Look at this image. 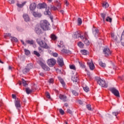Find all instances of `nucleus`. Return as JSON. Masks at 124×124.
Listing matches in <instances>:
<instances>
[{
  "label": "nucleus",
  "mask_w": 124,
  "mask_h": 124,
  "mask_svg": "<svg viewBox=\"0 0 124 124\" xmlns=\"http://www.w3.org/2000/svg\"><path fill=\"white\" fill-rule=\"evenodd\" d=\"M40 26L43 31H49L50 30V23L47 20H41Z\"/></svg>",
  "instance_id": "obj_1"
},
{
  "label": "nucleus",
  "mask_w": 124,
  "mask_h": 124,
  "mask_svg": "<svg viewBox=\"0 0 124 124\" xmlns=\"http://www.w3.org/2000/svg\"><path fill=\"white\" fill-rule=\"evenodd\" d=\"M101 16L103 18V22H109V23H112V18L108 16V14L106 13H104L101 14Z\"/></svg>",
  "instance_id": "obj_2"
},
{
  "label": "nucleus",
  "mask_w": 124,
  "mask_h": 124,
  "mask_svg": "<svg viewBox=\"0 0 124 124\" xmlns=\"http://www.w3.org/2000/svg\"><path fill=\"white\" fill-rule=\"evenodd\" d=\"M37 43L38 44L40 47L44 48V49H49V46L46 43L43 42V40H41L40 39H37L36 40Z\"/></svg>",
  "instance_id": "obj_3"
},
{
  "label": "nucleus",
  "mask_w": 124,
  "mask_h": 124,
  "mask_svg": "<svg viewBox=\"0 0 124 124\" xmlns=\"http://www.w3.org/2000/svg\"><path fill=\"white\" fill-rule=\"evenodd\" d=\"M97 83L100 86H101L103 88H107V87H108V84H107V82H106L105 80L101 78H99L97 79Z\"/></svg>",
  "instance_id": "obj_4"
},
{
  "label": "nucleus",
  "mask_w": 124,
  "mask_h": 124,
  "mask_svg": "<svg viewBox=\"0 0 124 124\" xmlns=\"http://www.w3.org/2000/svg\"><path fill=\"white\" fill-rule=\"evenodd\" d=\"M39 64L41 65V67H42L44 70H46V71H49V70H50V68L46 65V64L45 63V61L44 60H43L42 61H40L39 62Z\"/></svg>",
  "instance_id": "obj_5"
},
{
  "label": "nucleus",
  "mask_w": 124,
  "mask_h": 124,
  "mask_svg": "<svg viewBox=\"0 0 124 124\" xmlns=\"http://www.w3.org/2000/svg\"><path fill=\"white\" fill-rule=\"evenodd\" d=\"M33 67L32 66V64H28L27 66L23 69V73H24V74H27L28 72H29L30 70H31V68H32Z\"/></svg>",
  "instance_id": "obj_6"
},
{
  "label": "nucleus",
  "mask_w": 124,
  "mask_h": 124,
  "mask_svg": "<svg viewBox=\"0 0 124 124\" xmlns=\"http://www.w3.org/2000/svg\"><path fill=\"white\" fill-rule=\"evenodd\" d=\"M84 35H82V34L81 33V32L77 31L74 33L73 37L75 39L80 38V39H82L84 38Z\"/></svg>",
  "instance_id": "obj_7"
},
{
  "label": "nucleus",
  "mask_w": 124,
  "mask_h": 124,
  "mask_svg": "<svg viewBox=\"0 0 124 124\" xmlns=\"http://www.w3.org/2000/svg\"><path fill=\"white\" fill-rule=\"evenodd\" d=\"M103 52L106 57H108V56H110L112 54V51L110 50L108 47H105Z\"/></svg>",
  "instance_id": "obj_8"
},
{
  "label": "nucleus",
  "mask_w": 124,
  "mask_h": 124,
  "mask_svg": "<svg viewBox=\"0 0 124 124\" xmlns=\"http://www.w3.org/2000/svg\"><path fill=\"white\" fill-rule=\"evenodd\" d=\"M47 64L50 67H53L56 64V60L51 58L47 60Z\"/></svg>",
  "instance_id": "obj_9"
},
{
  "label": "nucleus",
  "mask_w": 124,
  "mask_h": 124,
  "mask_svg": "<svg viewBox=\"0 0 124 124\" xmlns=\"http://www.w3.org/2000/svg\"><path fill=\"white\" fill-rule=\"evenodd\" d=\"M110 91L113 94H114L115 96H117V97H119V96H120V93L119 92V91H118V90H117L116 88H110Z\"/></svg>",
  "instance_id": "obj_10"
},
{
  "label": "nucleus",
  "mask_w": 124,
  "mask_h": 124,
  "mask_svg": "<svg viewBox=\"0 0 124 124\" xmlns=\"http://www.w3.org/2000/svg\"><path fill=\"white\" fill-rule=\"evenodd\" d=\"M87 32L84 33V36H83V38L81 39L82 41L86 44V45H90V42L89 41V40H88V38H87Z\"/></svg>",
  "instance_id": "obj_11"
},
{
  "label": "nucleus",
  "mask_w": 124,
  "mask_h": 124,
  "mask_svg": "<svg viewBox=\"0 0 124 124\" xmlns=\"http://www.w3.org/2000/svg\"><path fill=\"white\" fill-rule=\"evenodd\" d=\"M47 7V4L45 3L38 4L37 8L38 9H42L43 8H46Z\"/></svg>",
  "instance_id": "obj_12"
},
{
  "label": "nucleus",
  "mask_w": 124,
  "mask_h": 124,
  "mask_svg": "<svg viewBox=\"0 0 124 124\" xmlns=\"http://www.w3.org/2000/svg\"><path fill=\"white\" fill-rule=\"evenodd\" d=\"M57 62L58 64L60 66H63V59L62 58H58L57 59Z\"/></svg>",
  "instance_id": "obj_13"
},
{
  "label": "nucleus",
  "mask_w": 124,
  "mask_h": 124,
  "mask_svg": "<svg viewBox=\"0 0 124 124\" xmlns=\"http://www.w3.org/2000/svg\"><path fill=\"white\" fill-rule=\"evenodd\" d=\"M23 18L25 22H30V16L27 14H24L23 15Z\"/></svg>",
  "instance_id": "obj_14"
},
{
  "label": "nucleus",
  "mask_w": 124,
  "mask_h": 124,
  "mask_svg": "<svg viewBox=\"0 0 124 124\" xmlns=\"http://www.w3.org/2000/svg\"><path fill=\"white\" fill-rule=\"evenodd\" d=\"M59 98L60 99H61V100H62V101H63L64 102H65V101H67V97L66 96L64 95H62V94H60L59 95Z\"/></svg>",
  "instance_id": "obj_15"
},
{
  "label": "nucleus",
  "mask_w": 124,
  "mask_h": 124,
  "mask_svg": "<svg viewBox=\"0 0 124 124\" xmlns=\"http://www.w3.org/2000/svg\"><path fill=\"white\" fill-rule=\"evenodd\" d=\"M36 8V4L32 3L30 5V9L31 11H33Z\"/></svg>",
  "instance_id": "obj_16"
},
{
  "label": "nucleus",
  "mask_w": 124,
  "mask_h": 124,
  "mask_svg": "<svg viewBox=\"0 0 124 124\" xmlns=\"http://www.w3.org/2000/svg\"><path fill=\"white\" fill-rule=\"evenodd\" d=\"M88 64L89 65L91 70H93V69H94V64H93V61L88 62Z\"/></svg>",
  "instance_id": "obj_17"
},
{
  "label": "nucleus",
  "mask_w": 124,
  "mask_h": 124,
  "mask_svg": "<svg viewBox=\"0 0 124 124\" xmlns=\"http://www.w3.org/2000/svg\"><path fill=\"white\" fill-rule=\"evenodd\" d=\"M15 106L17 108L19 109L21 107V103L19 100H17L15 102Z\"/></svg>",
  "instance_id": "obj_18"
},
{
  "label": "nucleus",
  "mask_w": 124,
  "mask_h": 124,
  "mask_svg": "<svg viewBox=\"0 0 124 124\" xmlns=\"http://www.w3.org/2000/svg\"><path fill=\"white\" fill-rule=\"evenodd\" d=\"M32 14L34 17H35L36 18V17L40 18V17L42 16V15H41V13H36L35 12H33Z\"/></svg>",
  "instance_id": "obj_19"
},
{
  "label": "nucleus",
  "mask_w": 124,
  "mask_h": 124,
  "mask_svg": "<svg viewBox=\"0 0 124 124\" xmlns=\"http://www.w3.org/2000/svg\"><path fill=\"white\" fill-rule=\"evenodd\" d=\"M26 92L27 94H30V93H31L33 92H34V89L33 88L31 89L29 88H26Z\"/></svg>",
  "instance_id": "obj_20"
},
{
  "label": "nucleus",
  "mask_w": 124,
  "mask_h": 124,
  "mask_svg": "<svg viewBox=\"0 0 124 124\" xmlns=\"http://www.w3.org/2000/svg\"><path fill=\"white\" fill-rule=\"evenodd\" d=\"M46 11L44 12L45 15H51V12H50V8H46Z\"/></svg>",
  "instance_id": "obj_21"
},
{
  "label": "nucleus",
  "mask_w": 124,
  "mask_h": 124,
  "mask_svg": "<svg viewBox=\"0 0 124 124\" xmlns=\"http://www.w3.org/2000/svg\"><path fill=\"white\" fill-rule=\"evenodd\" d=\"M35 31L37 33V34H40L42 32V30L38 27H36L35 29Z\"/></svg>",
  "instance_id": "obj_22"
},
{
  "label": "nucleus",
  "mask_w": 124,
  "mask_h": 124,
  "mask_svg": "<svg viewBox=\"0 0 124 124\" xmlns=\"http://www.w3.org/2000/svg\"><path fill=\"white\" fill-rule=\"evenodd\" d=\"M58 79L60 81L62 87H63V88H65V83L64 82V81H63V79L61 78V77H59Z\"/></svg>",
  "instance_id": "obj_23"
},
{
  "label": "nucleus",
  "mask_w": 124,
  "mask_h": 124,
  "mask_svg": "<svg viewBox=\"0 0 124 124\" xmlns=\"http://www.w3.org/2000/svg\"><path fill=\"white\" fill-rule=\"evenodd\" d=\"M26 43L27 44H30V45H32L34 43V41L33 40H27L26 41Z\"/></svg>",
  "instance_id": "obj_24"
},
{
  "label": "nucleus",
  "mask_w": 124,
  "mask_h": 124,
  "mask_svg": "<svg viewBox=\"0 0 124 124\" xmlns=\"http://www.w3.org/2000/svg\"><path fill=\"white\" fill-rule=\"evenodd\" d=\"M78 80L79 78L77 77H73L72 78V81H73L74 83H77V82H78Z\"/></svg>",
  "instance_id": "obj_25"
},
{
  "label": "nucleus",
  "mask_w": 124,
  "mask_h": 124,
  "mask_svg": "<svg viewBox=\"0 0 124 124\" xmlns=\"http://www.w3.org/2000/svg\"><path fill=\"white\" fill-rule=\"evenodd\" d=\"M61 53H62V54H68V53H69V51L65 48H63L61 50Z\"/></svg>",
  "instance_id": "obj_26"
},
{
  "label": "nucleus",
  "mask_w": 124,
  "mask_h": 124,
  "mask_svg": "<svg viewBox=\"0 0 124 124\" xmlns=\"http://www.w3.org/2000/svg\"><path fill=\"white\" fill-rule=\"evenodd\" d=\"M93 34H94L95 37H96V36H97L98 33V29H95L94 31L93 30Z\"/></svg>",
  "instance_id": "obj_27"
},
{
  "label": "nucleus",
  "mask_w": 124,
  "mask_h": 124,
  "mask_svg": "<svg viewBox=\"0 0 124 124\" xmlns=\"http://www.w3.org/2000/svg\"><path fill=\"white\" fill-rule=\"evenodd\" d=\"M102 6L104 8H108V7H109V4L106 2H104L103 3Z\"/></svg>",
  "instance_id": "obj_28"
},
{
  "label": "nucleus",
  "mask_w": 124,
  "mask_h": 124,
  "mask_svg": "<svg viewBox=\"0 0 124 124\" xmlns=\"http://www.w3.org/2000/svg\"><path fill=\"white\" fill-rule=\"evenodd\" d=\"M25 4H26V2H24L22 4L17 3L16 5L18 6V7L22 8L23 6H24V5H25Z\"/></svg>",
  "instance_id": "obj_29"
},
{
  "label": "nucleus",
  "mask_w": 124,
  "mask_h": 124,
  "mask_svg": "<svg viewBox=\"0 0 124 124\" xmlns=\"http://www.w3.org/2000/svg\"><path fill=\"white\" fill-rule=\"evenodd\" d=\"M99 64L101 67H105L106 66V64L103 63V62L101 61L99 62Z\"/></svg>",
  "instance_id": "obj_30"
},
{
  "label": "nucleus",
  "mask_w": 124,
  "mask_h": 124,
  "mask_svg": "<svg viewBox=\"0 0 124 124\" xmlns=\"http://www.w3.org/2000/svg\"><path fill=\"white\" fill-rule=\"evenodd\" d=\"M24 51H25V54L26 56H29L30 54H31V52L30 51V50L27 49H25Z\"/></svg>",
  "instance_id": "obj_31"
},
{
  "label": "nucleus",
  "mask_w": 124,
  "mask_h": 124,
  "mask_svg": "<svg viewBox=\"0 0 124 124\" xmlns=\"http://www.w3.org/2000/svg\"><path fill=\"white\" fill-rule=\"evenodd\" d=\"M78 46H79L80 48H83L84 47V44L82 43L81 42H79L78 43Z\"/></svg>",
  "instance_id": "obj_32"
},
{
  "label": "nucleus",
  "mask_w": 124,
  "mask_h": 124,
  "mask_svg": "<svg viewBox=\"0 0 124 124\" xmlns=\"http://www.w3.org/2000/svg\"><path fill=\"white\" fill-rule=\"evenodd\" d=\"M81 54H82V55H88V51H87V50H81Z\"/></svg>",
  "instance_id": "obj_33"
},
{
  "label": "nucleus",
  "mask_w": 124,
  "mask_h": 124,
  "mask_svg": "<svg viewBox=\"0 0 124 124\" xmlns=\"http://www.w3.org/2000/svg\"><path fill=\"white\" fill-rule=\"evenodd\" d=\"M11 40L12 42H17L18 41V39L14 37H12Z\"/></svg>",
  "instance_id": "obj_34"
},
{
  "label": "nucleus",
  "mask_w": 124,
  "mask_h": 124,
  "mask_svg": "<svg viewBox=\"0 0 124 124\" xmlns=\"http://www.w3.org/2000/svg\"><path fill=\"white\" fill-rule=\"evenodd\" d=\"M78 26L82 25V19H81V18H80V17L78 18Z\"/></svg>",
  "instance_id": "obj_35"
},
{
  "label": "nucleus",
  "mask_w": 124,
  "mask_h": 124,
  "mask_svg": "<svg viewBox=\"0 0 124 124\" xmlns=\"http://www.w3.org/2000/svg\"><path fill=\"white\" fill-rule=\"evenodd\" d=\"M72 93L73 94H74V95H75V96H78V95L79 94V93H78V92L74 90H72Z\"/></svg>",
  "instance_id": "obj_36"
},
{
  "label": "nucleus",
  "mask_w": 124,
  "mask_h": 124,
  "mask_svg": "<svg viewBox=\"0 0 124 124\" xmlns=\"http://www.w3.org/2000/svg\"><path fill=\"white\" fill-rule=\"evenodd\" d=\"M51 38L52 40H56L57 39V36L55 34H52L51 35Z\"/></svg>",
  "instance_id": "obj_37"
},
{
  "label": "nucleus",
  "mask_w": 124,
  "mask_h": 124,
  "mask_svg": "<svg viewBox=\"0 0 124 124\" xmlns=\"http://www.w3.org/2000/svg\"><path fill=\"white\" fill-rule=\"evenodd\" d=\"M58 47H59V48H63L64 46H63V42L61 41L60 42V45H58Z\"/></svg>",
  "instance_id": "obj_38"
},
{
  "label": "nucleus",
  "mask_w": 124,
  "mask_h": 124,
  "mask_svg": "<svg viewBox=\"0 0 124 124\" xmlns=\"http://www.w3.org/2000/svg\"><path fill=\"white\" fill-rule=\"evenodd\" d=\"M83 90L85 91V92H86V93H88V92L90 91V89L87 86L83 87Z\"/></svg>",
  "instance_id": "obj_39"
},
{
  "label": "nucleus",
  "mask_w": 124,
  "mask_h": 124,
  "mask_svg": "<svg viewBox=\"0 0 124 124\" xmlns=\"http://www.w3.org/2000/svg\"><path fill=\"white\" fill-rule=\"evenodd\" d=\"M69 67L70 69H73V70H76V68L74 65H70Z\"/></svg>",
  "instance_id": "obj_40"
},
{
  "label": "nucleus",
  "mask_w": 124,
  "mask_h": 124,
  "mask_svg": "<svg viewBox=\"0 0 124 124\" xmlns=\"http://www.w3.org/2000/svg\"><path fill=\"white\" fill-rule=\"evenodd\" d=\"M22 84L24 87H26L28 85V84H27V81L24 79H22Z\"/></svg>",
  "instance_id": "obj_41"
},
{
  "label": "nucleus",
  "mask_w": 124,
  "mask_h": 124,
  "mask_svg": "<svg viewBox=\"0 0 124 124\" xmlns=\"http://www.w3.org/2000/svg\"><path fill=\"white\" fill-rule=\"evenodd\" d=\"M10 36H11V34L9 33H7L5 34V35H4L5 38H7V37H10Z\"/></svg>",
  "instance_id": "obj_42"
},
{
  "label": "nucleus",
  "mask_w": 124,
  "mask_h": 124,
  "mask_svg": "<svg viewBox=\"0 0 124 124\" xmlns=\"http://www.w3.org/2000/svg\"><path fill=\"white\" fill-rule=\"evenodd\" d=\"M8 1L10 4H13L15 3V0H8Z\"/></svg>",
  "instance_id": "obj_43"
},
{
  "label": "nucleus",
  "mask_w": 124,
  "mask_h": 124,
  "mask_svg": "<svg viewBox=\"0 0 124 124\" xmlns=\"http://www.w3.org/2000/svg\"><path fill=\"white\" fill-rule=\"evenodd\" d=\"M46 95L47 98H48V99L51 98V96H50V93H49V92H46Z\"/></svg>",
  "instance_id": "obj_44"
},
{
  "label": "nucleus",
  "mask_w": 124,
  "mask_h": 124,
  "mask_svg": "<svg viewBox=\"0 0 124 124\" xmlns=\"http://www.w3.org/2000/svg\"><path fill=\"white\" fill-rule=\"evenodd\" d=\"M87 108L88 110H89V111H92V106L91 105H87Z\"/></svg>",
  "instance_id": "obj_45"
},
{
  "label": "nucleus",
  "mask_w": 124,
  "mask_h": 124,
  "mask_svg": "<svg viewBox=\"0 0 124 124\" xmlns=\"http://www.w3.org/2000/svg\"><path fill=\"white\" fill-rule=\"evenodd\" d=\"M59 112L61 115H63L64 114V111H63L62 108L59 109Z\"/></svg>",
  "instance_id": "obj_46"
},
{
  "label": "nucleus",
  "mask_w": 124,
  "mask_h": 124,
  "mask_svg": "<svg viewBox=\"0 0 124 124\" xmlns=\"http://www.w3.org/2000/svg\"><path fill=\"white\" fill-rule=\"evenodd\" d=\"M79 64L82 67V68H85L86 66H85V64L84 63L79 62Z\"/></svg>",
  "instance_id": "obj_47"
},
{
  "label": "nucleus",
  "mask_w": 124,
  "mask_h": 124,
  "mask_svg": "<svg viewBox=\"0 0 124 124\" xmlns=\"http://www.w3.org/2000/svg\"><path fill=\"white\" fill-rule=\"evenodd\" d=\"M38 50H39V53H43V49H42V47L41 46H39L38 47Z\"/></svg>",
  "instance_id": "obj_48"
},
{
  "label": "nucleus",
  "mask_w": 124,
  "mask_h": 124,
  "mask_svg": "<svg viewBox=\"0 0 124 124\" xmlns=\"http://www.w3.org/2000/svg\"><path fill=\"white\" fill-rule=\"evenodd\" d=\"M34 55H36V56H37V57H39V56H40V54H39V53L37 52V51H34Z\"/></svg>",
  "instance_id": "obj_49"
},
{
  "label": "nucleus",
  "mask_w": 124,
  "mask_h": 124,
  "mask_svg": "<svg viewBox=\"0 0 124 124\" xmlns=\"http://www.w3.org/2000/svg\"><path fill=\"white\" fill-rule=\"evenodd\" d=\"M50 54H52V56H53V57H58V53H57L52 52V53H50Z\"/></svg>",
  "instance_id": "obj_50"
},
{
  "label": "nucleus",
  "mask_w": 124,
  "mask_h": 124,
  "mask_svg": "<svg viewBox=\"0 0 124 124\" xmlns=\"http://www.w3.org/2000/svg\"><path fill=\"white\" fill-rule=\"evenodd\" d=\"M51 9H52V10H57V9H58V8L55 7L54 6H51Z\"/></svg>",
  "instance_id": "obj_51"
},
{
  "label": "nucleus",
  "mask_w": 124,
  "mask_h": 124,
  "mask_svg": "<svg viewBox=\"0 0 124 124\" xmlns=\"http://www.w3.org/2000/svg\"><path fill=\"white\" fill-rule=\"evenodd\" d=\"M57 8L58 9H60L61 8V3H59V2H57Z\"/></svg>",
  "instance_id": "obj_52"
},
{
  "label": "nucleus",
  "mask_w": 124,
  "mask_h": 124,
  "mask_svg": "<svg viewBox=\"0 0 124 124\" xmlns=\"http://www.w3.org/2000/svg\"><path fill=\"white\" fill-rule=\"evenodd\" d=\"M48 82L50 84H52V83L54 82V79H53V78H50Z\"/></svg>",
  "instance_id": "obj_53"
},
{
  "label": "nucleus",
  "mask_w": 124,
  "mask_h": 124,
  "mask_svg": "<svg viewBox=\"0 0 124 124\" xmlns=\"http://www.w3.org/2000/svg\"><path fill=\"white\" fill-rule=\"evenodd\" d=\"M112 114L113 115V116H117L119 114V112H113Z\"/></svg>",
  "instance_id": "obj_54"
},
{
  "label": "nucleus",
  "mask_w": 124,
  "mask_h": 124,
  "mask_svg": "<svg viewBox=\"0 0 124 124\" xmlns=\"http://www.w3.org/2000/svg\"><path fill=\"white\" fill-rule=\"evenodd\" d=\"M21 43H22L23 45H24V46H27V44H26V43L24 42V41H23L22 40H20Z\"/></svg>",
  "instance_id": "obj_55"
},
{
  "label": "nucleus",
  "mask_w": 124,
  "mask_h": 124,
  "mask_svg": "<svg viewBox=\"0 0 124 124\" xmlns=\"http://www.w3.org/2000/svg\"><path fill=\"white\" fill-rule=\"evenodd\" d=\"M67 112L69 113V114H72V111L69 109H68L67 110Z\"/></svg>",
  "instance_id": "obj_56"
},
{
  "label": "nucleus",
  "mask_w": 124,
  "mask_h": 124,
  "mask_svg": "<svg viewBox=\"0 0 124 124\" xmlns=\"http://www.w3.org/2000/svg\"><path fill=\"white\" fill-rule=\"evenodd\" d=\"M12 98H13L14 99H16V95L13 94L12 95Z\"/></svg>",
  "instance_id": "obj_57"
},
{
  "label": "nucleus",
  "mask_w": 124,
  "mask_h": 124,
  "mask_svg": "<svg viewBox=\"0 0 124 124\" xmlns=\"http://www.w3.org/2000/svg\"><path fill=\"white\" fill-rule=\"evenodd\" d=\"M119 78H120V79H121V80H124V75L123 77H120Z\"/></svg>",
  "instance_id": "obj_58"
},
{
  "label": "nucleus",
  "mask_w": 124,
  "mask_h": 124,
  "mask_svg": "<svg viewBox=\"0 0 124 124\" xmlns=\"http://www.w3.org/2000/svg\"><path fill=\"white\" fill-rule=\"evenodd\" d=\"M78 103L82 105V104H83V102L81 100H78Z\"/></svg>",
  "instance_id": "obj_59"
},
{
  "label": "nucleus",
  "mask_w": 124,
  "mask_h": 124,
  "mask_svg": "<svg viewBox=\"0 0 124 124\" xmlns=\"http://www.w3.org/2000/svg\"><path fill=\"white\" fill-rule=\"evenodd\" d=\"M114 40H117V36H114L113 38H112Z\"/></svg>",
  "instance_id": "obj_60"
},
{
  "label": "nucleus",
  "mask_w": 124,
  "mask_h": 124,
  "mask_svg": "<svg viewBox=\"0 0 124 124\" xmlns=\"http://www.w3.org/2000/svg\"><path fill=\"white\" fill-rule=\"evenodd\" d=\"M39 75H40V76H44V74H43V73L41 72L39 73Z\"/></svg>",
  "instance_id": "obj_61"
},
{
  "label": "nucleus",
  "mask_w": 124,
  "mask_h": 124,
  "mask_svg": "<svg viewBox=\"0 0 124 124\" xmlns=\"http://www.w3.org/2000/svg\"><path fill=\"white\" fill-rule=\"evenodd\" d=\"M115 36V34H114V33H111V36L112 38H114V37Z\"/></svg>",
  "instance_id": "obj_62"
},
{
  "label": "nucleus",
  "mask_w": 124,
  "mask_h": 124,
  "mask_svg": "<svg viewBox=\"0 0 124 124\" xmlns=\"http://www.w3.org/2000/svg\"><path fill=\"white\" fill-rule=\"evenodd\" d=\"M64 106H65V107H68V104L65 103V104H64Z\"/></svg>",
  "instance_id": "obj_63"
},
{
  "label": "nucleus",
  "mask_w": 124,
  "mask_h": 124,
  "mask_svg": "<svg viewBox=\"0 0 124 124\" xmlns=\"http://www.w3.org/2000/svg\"><path fill=\"white\" fill-rule=\"evenodd\" d=\"M65 4H66V6H67V5H68V2H67V1H66Z\"/></svg>",
  "instance_id": "obj_64"
}]
</instances>
